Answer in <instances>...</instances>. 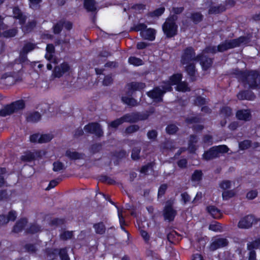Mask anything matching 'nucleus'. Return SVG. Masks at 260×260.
<instances>
[{"label": "nucleus", "mask_w": 260, "mask_h": 260, "mask_svg": "<svg viewBox=\"0 0 260 260\" xmlns=\"http://www.w3.org/2000/svg\"><path fill=\"white\" fill-rule=\"evenodd\" d=\"M28 61L27 53L20 51L18 58L14 61L8 62L5 64L4 69L6 71H10L2 74L1 79H7L12 78L10 85L14 84L18 81H22L23 74V63Z\"/></svg>", "instance_id": "nucleus-1"}, {"label": "nucleus", "mask_w": 260, "mask_h": 260, "mask_svg": "<svg viewBox=\"0 0 260 260\" xmlns=\"http://www.w3.org/2000/svg\"><path fill=\"white\" fill-rule=\"evenodd\" d=\"M234 74L244 86L249 89H260V71L258 70H236Z\"/></svg>", "instance_id": "nucleus-2"}, {"label": "nucleus", "mask_w": 260, "mask_h": 260, "mask_svg": "<svg viewBox=\"0 0 260 260\" xmlns=\"http://www.w3.org/2000/svg\"><path fill=\"white\" fill-rule=\"evenodd\" d=\"M251 35L248 34L236 39L225 40L217 46V50L219 52H223L229 49L239 47L242 44L247 45L251 41Z\"/></svg>", "instance_id": "nucleus-3"}, {"label": "nucleus", "mask_w": 260, "mask_h": 260, "mask_svg": "<svg viewBox=\"0 0 260 260\" xmlns=\"http://www.w3.org/2000/svg\"><path fill=\"white\" fill-rule=\"evenodd\" d=\"M201 56V55L199 54L196 55L195 50L192 47H187L182 51L181 56V63L184 65L193 61H197V59H200Z\"/></svg>", "instance_id": "nucleus-4"}, {"label": "nucleus", "mask_w": 260, "mask_h": 260, "mask_svg": "<svg viewBox=\"0 0 260 260\" xmlns=\"http://www.w3.org/2000/svg\"><path fill=\"white\" fill-rule=\"evenodd\" d=\"M25 107V103L21 99L13 102L9 104L4 106L0 110V114H13L19 110H23Z\"/></svg>", "instance_id": "nucleus-5"}, {"label": "nucleus", "mask_w": 260, "mask_h": 260, "mask_svg": "<svg viewBox=\"0 0 260 260\" xmlns=\"http://www.w3.org/2000/svg\"><path fill=\"white\" fill-rule=\"evenodd\" d=\"M166 88L164 84L161 86H155L152 90L148 91L147 95L154 101L161 102L163 100L165 94L169 92V90L166 89Z\"/></svg>", "instance_id": "nucleus-6"}, {"label": "nucleus", "mask_w": 260, "mask_h": 260, "mask_svg": "<svg viewBox=\"0 0 260 260\" xmlns=\"http://www.w3.org/2000/svg\"><path fill=\"white\" fill-rule=\"evenodd\" d=\"M178 26L176 23L165 22L162 25V31L167 38H172L177 35Z\"/></svg>", "instance_id": "nucleus-7"}, {"label": "nucleus", "mask_w": 260, "mask_h": 260, "mask_svg": "<svg viewBox=\"0 0 260 260\" xmlns=\"http://www.w3.org/2000/svg\"><path fill=\"white\" fill-rule=\"evenodd\" d=\"M182 78L183 75L181 73H175L169 77L168 80L162 81V83L166 86V89L171 92L173 90L172 86L177 85Z\"/></svg>", "instance_id": "nucleus-8"}, {"label": "nucleus", "mask_w": 260, "mask_h": 260, "mask_svg": "<svg viewBox=\"0 0 260 260\" xmlns=\"http://www.w3.org/2000/svg\"><path fill=\"white\" fill-rule=\"evenodd\" d=\"M71 67L66 61H63L59 65L55 66L53 71V75L54 77L59 78L67 73H69Z\"/></svg>", "instance_id": "nucleus-9"}, {"label": "nucleus", "mask_w": 260, "mask_h": 260, "mask_svg": "<svg viewBox=\"0 0 260 260\" xmlns=\"http://www.w3.org/2000/svg\"><path fill=\"white\" fill-rule=\"evenodd\" d=\"M201 55L200 59H197L200 62L202 69L204 71H207L211 68L213 65L214 58L209 57L208 55L203 53H199Z\"/></svg>", "instance_id": "nucleus-10"}, {"label": "nucleus", "mask_w": 260, "mask_h": 260, "mask_svg": "<svg viewBox=\"0 0 260 260\" xmlns=\"http://www.w3.org/2000/svg\"><path fill=\"white\" fill-rule=\"evenodd\" d=\"M254 222H255L254 217L252 215H248L240 219L238 226L240 229H248L252 226Z\"/></svg>", "instance_id": "nucleus-11"}, {"label": "nucleus", "mask_w": 260, "mask_h": 260, "mask_svg": "<svg viewBox=\"0 0 260 260\" xmlns=\"http://www.w3.org/2000/svg\"><path fill=\"white\" fill-rule=\"evenodd\" d=\"M185 64L186 66L184 67V70L189 76L190 80L192 82L196 81L197 79L198 70L195 63L192 62Z\"/></svg>", "instance_id": "nucleus-12"}, {"label": "nucleus", "mask_w": 260, "mask_h": 260, "mask_svg": "<svg viewBox=\"0 0 260 260\" xmlns=\"http://www.w3.org/2000/svg\"><path fill=\"white\" fill-rule=\"evenodd\" d=\"M84 131L86 133L93 134L98 137L103 135V132L100 125L97 123H91L84 126Z\"/></svg>", "instance_id": "nucleus-13"}, {"label": "nucleus", "mask_w": 260, "mask_h": 260, "mask_svg": "<svg viewBox=\"0 0 260 260\" xmlns=\"http://www.w3.org/2000/svg\"><path fill=\"white\" fill-rule=\"evenodd\" d=\"M176 214V211L173 208L172 203L171 202H167L164 210V216L165 220H168L169 221L173 220Z\"/></svg>", "instance_id": "nucleus-14"}, {"label": "nucleus", "mask_w": 260, "mask_h": 260, "mask_svg": "<svg viewBox=\"0 0 260 260\" xmlns=\"http://www.w3.org/2000/svg\"><path fill=\"white\" fill-rule=\"evenodd\" d=\"M228 243L229 241L226 238H217L212 242L210 245L209 249L211 251H214L218 248L228 245Z\"/></svg>", "instance_id": "nucleus-15"}, {"label": "nucleus", "mask_w": 260, "mask_h": 260, "mask_svg": "<svg viewBox=\"0 0 260 260\" xmlns=\"http://www.w3.org/2000/svg\"><path fill=\"white\" fill-rule=\"evenodd\" d=\"M13 17L15 19L19 20V23L20 25H24L26 21L27 17L23 15L21 9L18 6H15L13 8Z\"/></svg>", "instance_id": "nucleus-16"}, {"label": "nucleus", "mask_w": 260, "mask_h": 260, "mask_svg": "<svg viewBox=\"0 0 260 260\" xmlns=\"http://www.w3.org/2000/svg\"><path fill=\"white\" fill-rule=\"evenodd\" d=\"M237 98L239 100H253L255 95L254 93L251 90H242L240 91L237 94Z\"/></svg>", "instance_id": "nucleus-17"}, {"label": "nucleus", "mask_w": 260, "mask_h": 260, "mask_svg": "<svg viewBox=\"0 0 260 260\" xmlns=\"http://www.w3.org/2000/svg\"><path fill=\"white\" fill-rule=\"evenodd\" d=\"M127 86L129 91L132 94L136 91H142L146 87L145 83L141 82H132Z\"/></svg>", "instance_id": "nucleus-18"}, {"label": "nucleus", "mask_w": 260, "mask_h": 260, "mask_svg": "<svg viewBox=\"0 0 260 260\" xmlns=\"http://www.w3.org/2000/svg\"><path fill=\"white\" fill-rule=\"evenodd\" d=\"M141 115L143 116V117L142 118H138V119H134V120L129 119L128 118L126 117V116L125 117H122L121 118L118 119H116V120H114V121H112L111 123V124H110V126L111 127L116 128L119 125L121 124L124 121L135 122H136L139 119H140V120H144V119H147L148 118L147 115Z\"/></svg>", "instance_id": "nucleus-19"}, {"label": "nucleus", "mask_w": 260, "mask_h": 260, "mask_svg": "<svg viewBox=\"0 0 260 260\" xmlns=\"http://www.w3.org/2000/svg\"><path fill=\"white\" fill-rule=\"evenodd\" d=\"M226 10L225 5L220 4L216 6H211L208 10L209 14H218L221 13Z\"/></svg>", "instance_id": "nucleus-20"}, {"label": "nucleus", "mask_w": 260, "mask_h": 260, "mask_svg": "<svg viewBox=\"0 0 260 260\" xmlns=\"http://www.w3.org/2000/svg\"><path fill=\"white\" fill-rule=\"evenodd\" d=\"M83 7L88 12H94L96 10L94 0H84Z\"/></svg>", "instance_id": "nucleus-21"}, {"label": "nucleus", "mask_w": 260, "mask_h": 260, "mask_svg": "<svg viewBox=\"0 0 260 260\" xmlns=\"http://www.w3.org/2000/svg\"><path fill=\"white\" fill-rule=\"evenodd\" d=\"M217 151L215 147L211 148L209 151L206 152L203 157L205 160H210L218 157Z\"/></svg>", "instance_id": "nucleus-22"}, {"label": "nucleus", "mask_w": 260, "mask_h": 260, "mask_svg": "<svg viewBox=\"0 0 260 260\" xmlns=\"http://www.w3.org/2000/svg\"><path fill=\"white\" fill-rule=\"evenodd\" d=\"M190 18L194 24H198L203 20L204 16L200 12H195L190 14Z\"/></svg>", "instance_id": "nucleus-23"}, {"label": "nucleus", "mask_w": 260, "mask_h": 260, "mask_svg": "<svg viewBox=\"0 0 260 260\" xmlns=\"http://www.w3.org/2000/svg\"><path fill=\"white\" fill-rule=\"evenodd\" d=\"M39 156V154L37 151L28 152L25 153L21 156L22 160L24 161H29L35 159Z\"/></svg>", "instance_id": "nucleus-24"}, {"label": "nucleus", "mask_w": 260, "mask_h": 260, "mask_svg": "<svg viewBox=\"0 0 260 260\" xmlns=\"http://www.w3.org/2000/svg\"><path fill=\"white\" fill-rule=\"evenodd\" d=\"M208 212L214 218H219L221 216L220 211L213 206H210L207 207Z\"/></svg>", "instance_id": "nucleus-25"}, {"label": "nucleus", "mask_w": 260, "mask_h": 260, "mask_svg": "<svg viewBox=\"0 0 260 260\" xmlns=\"http://www.w3.org/2000/svg\"><path fill=\"white\" fill-rule=\"evenodd\" d=\"M66 155L71 159H79L83 158V154L74 150H68L66 152Z\"/></svg>", "instance_id": "nucleus-26"}, {"label": "nucleus", "mask_w": 260, "mask_h": 260, "mask_svg": "<svg viewBox=\"0 0 260 260\" xmlns=\"http://www.w3.org/2000/svg\"><path fill=\"white\" fill-rule=\"evenodd\" d=\"M27 223V220L25 218L21 219L17 222L14 227L13 231L15 233H18L22 231Z\"/></svg>", "instance_id": "nucleus-27"}, {"label": "nucleus", "mask_w": 260, "mask_h": 260, "mask_svg": "<svg viewBox=\"0 0 260 260\" xmlns=\"http://www.w3.org/2000/svg\"><path fill=\"white\" fill-rule=\"evenodd\" d=\"M121 100L123 103L131 107H134L137 105V100L132 97L123 96L121 98Z\"/></svg>", "instance_id": "nucleus-28"}, {"label": "nucleus", "mask_w": 260, "mask_h": 260, "mask_svg": "<svg viewBox=\"0 0 260 260\" xmlns=\"http://www.w3.org/2000/svg\"><path fill=\"white\" fill-rule=\"evenodd\" d=\"M260 245V237L256 238L255 240L249 242L247 244V248L249 251L254 250L257 249Z\"/></svg>", "instance_id": "nucleus-29"}, {"label": "nucleus", "mask_w": 260, "mask_h": 260, "mask_svg": "<svg viewBox=\"0 0 260 260\" xmlns=\"http://www.w3.org/2000/svg\"><path fill=\"white\" fill-rule=\"evenodd\" d=\"M176 90L178 91L186 92L189 91L190 88L186 82L182 81L181 80L179 83L176 85Z\"/></svg>", "instance_id": "nucleus-30"}, {"label": "nucleus", "mask_w": 260, "mask_h": 260, "mask_svg": "<svg viewBox=\"0 0 260 260\" xmlns=\"http://www.w3.org/2000/svg\"><path fill=\"white\" fill-rule=\"evenodd\" d=\"M36 47V44L35 43L27 42L24 44L21 51L28 54L29 52L34 50Z\"/></svg>", "instance_id": "nucleus-31"}, {"label": "nucleus", "mask_w": 260, "mask_h": 260, "mask_svg": "<svg viewBox=\"0 0 260 260\" xmlns=\"http://www.w3.org/2000/svg\"><path fill=\"white\" fill-rule=\"evenodd\" d=\"M18 32V30L15 28L9 29L5 30L3 32V37L6 38H10L15 37Z\"/></svg>", "instance_id": "nucleus-32"}, {"label": "nucleus", "mask_w": 260, "mask_h": 260, "mask_svg": "<svg viewBox=\"0 0 260 260\" xmlns=\"http://www.w3.org/2000/svg\"><path fill=\"white\" fill-rule=\"evenodd\" d=\"M128 63L135 66H140L143 64V61L140 58L135 56H130L128 59Z\"/></svg>", "instance_id": "nucleus-33"}, {"label": "nucleus", "mask_w": 260, "mask_h": 260, "mask_svg": "<svg viewBox=\"0 0 260 260\" xmlns=\"http://www.w3.org/2000/svg\"><path fill=\"white\" fill-rule=\"evenodd\" d=\"M64 21L60 20L53 26V31L55 35L59 34L63 27Z\"/></svg>", "instance_id": "nucleus-34"}, {"label": "nucleus", "mask_w": 260, "mask_h": 260, "mask_svg": "<svg viewBox=\"0 0 260 260\" xmlns=\"http://www.w3.org/2000/svg\"><path fill=\"white\" fill-rule=\"evenodd\" d=\"M26 121L30 123H36L41 120V115H26Z\"/></svg>", "instance_id": "nucleus-35"}, {"label": "nucleus", "mask_w": 260, "mask_h": 260, "mask_svg": "<svg viewBox=\"0 0 260 260\" xmlns=\"http://www.w3.org/2000/svg\"><path fill=\"white\" fill-rule=\"evenodd\" d=\"M165 11V8L164 7L156 9L150 13V16L151 17H159L162 15Z\"/></svg>", "instance_id": "nucleus-36"}, {"label": "nucleus", "mask_w": 260, "mask_h": 260, "mask_svg": "<svg viewBox=\"0 0 260 260\" xmlns=\"http://www.w3.org/2000/svg\"><path fill=\"white\" fill-rule=\"evenodd\" d=\"M53 138V136L50 134L40 135L39 139L40 143H44L49 142Z\"/></svg>", "instance_id": "nucleus-37"}, {"label": "nucleus", "mask_w": 260, "mask_h": 260, "mask_svg": "<svg viewBox=\"0 0 260 260\" xmlns=\"http://www.w3.org/2000/svg\"><path fill=\"white\" fill-rule=\"evenodd\" d=\"M146 28L147 25L145 23H140L132 27L131 30L132 31L138 32L139 31H144L146 29Z\"/></svg>", "instance_id": "nucleus-38"}, {"label": "nucleus", "mask_w": 260, "mask_h": 260, "mask_svg": "<svg viewBox=\"0 0 260 260\" xmlns=\"http://www.w3.org/2000/svg\"><path fill=\"white\" fill-rule=\"evenodd\" d=\"M217 52V46L208 45L205 48L202 53H211L214 54Z\"/></svg>", "instance_id": "nucleus-39"}, {"label": "nucleus", "mask_w": 260, "mask_h": 260, "mask_svg": "<svg viewBox=\"0 0 260 260\" xmlns=\"http://www.w3.org/2000/svg\"><path fill=\"white\" fill-rule=\"evenodd\" d=\"M28 5L30 8L33 10H36L40 7V4L42 3V0H28Z\"/></svg>", "instance_id": "nucleus-40"}, {"label": "nucleus", "mask_w": 260, "mask_h": 260, "mask_svg": "<svg viewBox=\"0 0 260 260\" xmlns=\"http://www.w3.org/2000/svg\"><path fill=\"white\" fill-rule=\"evenodd\" d=\"M236 194V192L234 190H226L222 192V198L224 200H228L233 197Z\"/></svg>", "instance_id": "nucleus-41"}, {"label": "nucleus", "mask_w": 260, "mask_h": 260, "mask_svg": "<svg viewBox=\"0 0 260 260\" xmlns=\"http://www.w3.org/2000/svg\"><path fill=\"white\" fill-rule=\"evenodd\" d=\"M209 229L216 232H220L222 231L220 224L217 222H213L210 224Z\"/></svg>", "instance_id": "nucleus-42"}, {"label": "nucleus", "mask_w": 260, "mask_h": 260, "mask_svg": "<svg viewBox=\"0 0 260 260\" xmlns=\"http://www.w3.org/2000/svg\"><path fill=\"white\" fill-rule=\"evenodd\" d=\"M36 26V22L35 20L29 21L24 26V31L29 32L31 31Z\"/></svg>", "instance_id": "nucleus-43"}, {"label": "nucleus", "mask_w": 260, "mask_h": 260, "mask_svg": "<svg viewBox=\"0 0 260 260\" xmlns=\"http://www.w3.org/2000/svg\"><path fill=\"white\" fill-rule=\"evenodd\" d=\"M94 228L96 233L98 234H103L105 232V225L102 222L94 224Z\"/></svg>", "instance_id": "nucleus-44"}, {"label": "nucleus", "mask_w": 260, "mask_h": 260, "mask_svg": "<svg viewBox=\"0 0 260 260\" xmlns=\"http://www.w3.org/2000/svg\"><path fill=\"white\" fill-rule=\"evenodd\" d=\"M146 36L148 40L153 41L155 39V30L154 29L149 28L146 31Z\"/></svg>", "instance_id": "nucleus-45"}, {"label": "nucleus", "mask_w": 260, "mask_h": 260, "mask_svg": "<svg viewBox=\"0 0 260 260\" xmlns=\"http://www.w3.org/2000/svg\"><path fill=\"white\" fill-rule=\"evenodd\" d=\"M6 177V170L5 168H0V186H2L5 183Z\"/></svg>", "instance_id": "nucleus-46"}, {"label": "nucleus", "mask_w": 260, "mask_h": 260, "mask_svg": "<svg viewBox=\"0 0 260 260\" xmlns=\"http://www.w3.org/2000/svg\"><path fill=\"white\" fill-rule=\"evenodd\" d=\"M113 82V79L111 74L106 75L103 80V84L104 86H109Z\"/></svg>", "instance_id": "nucleus-47"}, {"label": "nucleus", "mask_w": 260, "mask_h": 260, "mask_svg": "<svg viewBox=\"0 0 260 260\" xmlns=\"http://www.w3.org/2000/svg\"><path fill=\"white\" fill-rule=\"evenodd\" d=\"M73 236L72 231H64L60 234L61 239L66 240L71 239Z\"/></svg>", "instance_id": "nucleus-48"}, {"label": "nucleus", "mask_w": 260, "mask_h": 260, "mask_svg": "<svg viewBox=\"0 0 260 260\" xmlns=\"http://www.w3.org/2000/svg\"><path fill=\"white\" fill-rule=\"evenodd\" d=\"M202 177V173L201 171L196 170L192 175V180L193 181H199Z\"/></svg>", "instance_id": "nucleus-49"}, {"label": "nucleus", "mask_w": 260, "mask_h": 260, "mask_svg": "<svg viewBox=\"0 0 260 260\" xmlns=\"http://www.w3.org/2000/svg\"><path fill=\"white\" fill-rule=\"evenodd\" d=\"M194 103L198 106H203L206 104V100L205 98L199 95L196 98Z\"/></svg>", "instance_id": "nucleus-50"}, {"label": "nucleus", "mask_w": 260, "mask_h": 260, "mask_svg": "<svg viewBox=\"0 0 260 260\" xmlns=\"http://www.w3.org/2000/svg\"><path fill=\"white\" fill-rule=\"evenodd\" d=\"M178 129L177 126L174 124H170L166 128L167 133L169 134H174Z\"/></svg>", "instance_id": "nucleus-51"}, {"label": "nucleus", "mask_w": 260, "mask_h": 260, "mask_svg": "<svg viewBox=\"0 0 260 260\" xmlns=\"http://www.w3.org/2000/svg\"><path fill=\"white\" fill-rule=\"evenodd\" d=\"M215 147L217 151L218 156H219L220 153L227 152L229 150L228 147L225 145H219L218 146H215Z\"/></svg>", "instance_id": "nucleus-52"}, {"label": "nucleus", "mask_w": 260, "mask_h": 260, "mask_svg": "<svg viewBox=\"0 0 260 260\" xmlns=\"http://www.w3.org/2000/svg\"><path fill=\"white\" fill-rule=\"evenodd\" d=\"M141 151L140 148H135L132 150V158L134 160H137L139 158V154Z\"/></svg>", "instance_id": "nucleus-53"}, {"label": "nucleus", "mask_w": 260, "mask_h": 260, "mask_svg": "<svg viewBox=\"0 0 260 260\" xmlns=\"http://www.w3.org/2000/svg\"><path fill=\"white\" fill-rule=\"evenodd\" d=\"M232 184L229 180H224L220 183V187L223 189H226L231 187Z\"/></svg>", "instance_id": "nucleus-54"}, {"label": "nucleus", "mask_w": 260, "mask_h": 260, "mask_svg": "<svg viewBox=\"0 0 260 260\" xmlns=\"http://www.w3.org/2000/svg\"><path fill=\"white\" fill-rule=\"evenodd\" d=\"M178 19V16L175 14H170V15L166 19L165 22H168L171 23H176V21Z\"/></svg>", "instance_id": "nucleus-55"}, {"label": "nucleus", "mask_w": 260, "mask_h": 260, "mask_svg": "<svg viewBox=\"0 0 260 260\" xmlns=\"http://www.w3.org/2000/svg\"><path fill=\"white\" fill-rule=\"evenodd\" d=\"M59 256L61 260H70L66 249H61L59 251Z\"/></svg>", "instance_id": "nucleus-56"}, {"label": "nucleus", "mask_w": 260, "mask_h": 260, "mask_svg": "<svg viewBox=\"0 0 260 260\" xmlns=\"http://www.w3.org/2000/svg\"><path fill=\"white\" fill-rule=\"evenodd\" d=\"M63 168V165L59 161H56L53 163V170L55 172L59 171Z\"/></svg>", "instance_id": "nucleus-57"}, {"label": "nucleus", "mask_w": 260, "mask_h": 260, "mask_svg": "<svg viewBox=\"0 0 260 260\" xmlns=\"http://www.w3.org/2000/svg\"><path fill=\"white\" fill-rule=\"evenodd\" d=\"M197 141V139L195 136H192L190 137L188 148L191 151H193L194 150V146L193 145V143H196Z\"/></svg>", "instance_id": "nucleus-58"}, {"label": "nucleus", "mask_w": 260, "mask_h": 260, "mask_svg": "<svg viewBox=\"0 0 260 260\" xmlns=\"http://www.w3.org/2000/svg\"><path fill=\"white\" fill-rule=\"evenodd\" d=\"M8 222L10 221H14L17 217V213L14 211H10L6 215Z\"/></svg>", "instance_id": "nucleus-59"}, {"label": "nucleus", "mask_w": 260, "mask_h": 260, "mask_svg": "<svg viewBox=\"0 0 260 260\" xmlns=\"http://www.w3.org/2000/svg\"><path fill=\"white\" fill-rule=\"evenodd\" d=\"M102 149V145L100 143H96L92 145L90 147V151L92 153L99 152Z\"/></svg>", "instance_id": "nucleus-60"}, {"label": "nucleus", "mask_w": 260, "mask_h": 260, "mask_svg": "<svg viewBox=\"0 0 260 260\" xmlns=\"http://www.w3.org/2000/svg\"><path fill=\"white\" fill-rule=\"evenodd\" d=\"M152 170V164L151 163H149L142 168L141 173L146 174L149 172V171H151Z\"/></svg>", "instance_id": "nucleus-61"}, {"label": "nucleus", "mask_w": 260, "mask_h": 260, "mask_svg": "<svg viewBox=\"0 0 260 260\" xmlns=\"http://www.w3.org/2000/svg\"><path fill=\"white\" fill-rule=\"evenodd\" d=\"M257 196V191L256 190H252L248 192L246 198L249 200H253Z\"/></svg>", "instance_id": "nucleus-62"}, {"label": "nucleus", "mask_w": 260, "mask_h": 260, "mask_svg": "<svg viewBox=\"0 0 260 260\" xmlns=\"http://www.w3.org/2000/svg\"><path fill=\"white\" fill-rule=\"evenodd\" d=\"M139 128V127L136 125H131L125 129V133L127 134H131L137 131Z\"/></svg>", "instance_id": "nucleus-63"}, {"label": "nucleus", "mask_w": 260, "mask_h": 260, "mask_svg": "<svg viewBox=\"0 0 260 260\" xmlns=\"http://www.w3.org/2000/svg\"><path fill=\"white\" fill-rule=\"evenodd\" d=\"M250 146V142L248 140L244 141L239 143V147L242 150L246 149Z\"/></svg>", "instance_id": "nucleus-64"}]
</instances>
